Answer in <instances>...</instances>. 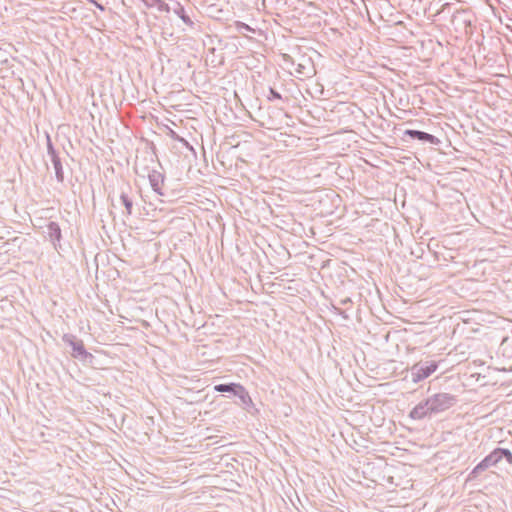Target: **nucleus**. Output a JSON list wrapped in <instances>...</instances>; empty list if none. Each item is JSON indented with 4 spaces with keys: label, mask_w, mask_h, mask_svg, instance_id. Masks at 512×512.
I'll list each match as a JSON object with an SVG mask.
<instances>
[{
    "label": "nucleus",
    "mask_w": 512,
    "mask_h": 512,
    "mask_svg": "<svg viewBox=\"0 0 512 512\" xmlns=\"http://www.w3.org/2000/svg\"><path fill=\"white\" fill-rule=\"evenodd\" d=\"M283 62L295 69V75L298 78H312L316 74L314 62L307 55H298L297 58L289 55H282Z\"/></svg>",
    "instance_id": "2"
},
{
    "label": "nucleus",
    "mask_w": 512,
    "mask_h": 512,
    "mask_svg": "<svg viewBox=\"0 0 512 512\" xmlns=\"http://www.w3.org/2000/svg\"><path fill=\"white\" fill-rule=\"evenodd\" d=\"M235 396L240 401L238 404L241 405L244 409L249 410V408L253 406L252 399L244 386L241 385L238 391L236 390Z\"/></svg>",
    "instance_id": "11"
},
{
    "label": "nucleus",
    "mask_w": 512,
    "mask_h": 512,
    "mask_svg": "<svg viewBox=\"0 0 512 512\" xmlns=\"http://www.w3.org/2000/svg\"><path fill=\"white\" fill-rule=\"evenodd\" d=\"M51 161H52V164H53V167H54V170H55L56 179H57L58 182L62 183L64 181V171H63V167H62V163H61L60 157H58L56 159H53Z\"/></svg>",
    "instance_id": "13"
},
{
    "label": "nucleus",
    "mask_w": 512,
    "mask_h": 512,
    "mask_svg": "<svg viewBox=\"0 0 512 512\" xmlns=\"http://www.w3.org/2000/svg\"><path fill=\"white\" fill-rule=\"evenodd\" d=\"M457 403V397L451 393H435L419 402L409 413L413 420H422L443 413Z\"/></svg>",
    "instance_id": "1"
},
{
    "label": "nucleus",
    "mask_w": 512,
    "mask_h": 512,
    "mask_svg": "<svg viewBox=\"0 0 512 512\" xmlns=\"http://www.w3.org/2000/svg\"><path fill=\"white\" fill-rule=\"evenodd\" d=\"M351 302V300L349 298H346L345 300L342 301L343 304H346V303H349Z\"/></svg>",
    "instance_id": "21"
},
{
    "label": "nucleus",
    "mask_w": 512,
    "mask_h": 512,
    "mask_svg": "<svg viewBox=\"0 0 512 512\" xmlns=\"http://www.w3.org/2000/svg\"><path fill=\"white\" fill-rule=\"evenodd\" d=\"M156 6H158L160 11H164V12L172 11V9H171L172 5L165 3L163 0H161V2L158 3Z\"/></svg>",
    "instance_id": "17"
},
{
    "label": "nucleus",
    "mask_w": 512,
    "mask_h": 512,
    "mask_svg": "<svg viewBox=\"0 0 512 512\" xmlns=\"http://www.w3.org/2000/svg\"><path fill=\"white\" fill-rule=\"evenodd\" d=\"M46 235L54 248L58 250L61 247L62 232L58 223L50 221L46 226Z\"/></svg>",
    "instance_id": "6"
},
{
    "label": "nucleus",
    "mask_w": 512,
    "mask_h": 512,
    "mask_svg": "<svg viewBox=\"0 0 512 512\" xmlns=\"http://www.w3.org/2000/svg\"><path fill=\"white\" fill-rule=\"evenodd\" d=\"M147 6L153 7L156 6L161 0H142Z\"/></svg>",
    "instance_id": "19"
},
{
    "label": "nucleus",
    "mask_w": 512,
    "mask_h": 512,
    "mask_svg": "<svg viewBox=\"0 0 512 512\" xmlns=\"http://www.w3.org/2000/svg\"><path fill=\"white\" fill-rule=\"evenodd\" d=\"M63 341L71 346L73 353L72 356L75 358L86 359L88 357L92 358V354L86 351L83 341L76 339V337L72 334H65L63 336Z\"/></svg>",
    "instance_id": "5"
},
{
    "label": "nucleus",
    "mask_w": 512,
    "mask_h": 512,
    "mask_svg": "<svg viewBox=\"0 0 512 512\" xmlns=\"http://www.w3.org/2000/svg\"><path fill=\"white\" fill-rule=\"evenodd\" d=\"M129 192L122 190L120 194V201L122 205L125 207L124 214L126 216H131L133 214V207H134V196L132 194L131 188L128 187Z\"/></svg>",
    "instance_id": "10"
},
{
    "label": "nucleus",
    "mask_w": 512,
    "mask_h": 512,
    "mask_svg": "<svg viewBox=\"0 0 512 512\" xmlns=\"http://www.w3.org/2000/svg\"><path fill=\"white\" fill-rule=\"evenodd\" d=\"M47 153L50 156L51 160L59 157L49 136H47Z\"/></svg>",
    "instance_id": "15"
},
{
    "label": "nucleus",
    "mask_w": 512,
    "mask_h": 512,
    "mask_svg": "<svg viewBox=\"0 0 512 512\" xmlns=\"http://www.w3.org/2000/svg\"><path fill=\"white\" fill-rule=\"evenodd\" d=\"M501 461L502 460L500 458L498 448H496L474 467V469L469 474V479L478 477L480 473L490 467L496 466Z\"/></svg>",
    "instance_id": "4"
},
{
    "label": "nucleus",
    "mask_w": 512,
    "mask_h": 512,
    "mask_svg": "<svg viewBox=\"0 0 512 512\" xmlns=\"http://www.w3.org/2000/svg\"><path fill=\"white\" fill-rule=\"evenodd\" d=\"M148 179L152 190L160 196L164 195L162 187L164 185L165 176L157 170H152L148 174Z\"/></svg>",
    "instance_id": "7"
},
{
    "label": "nucleus",
    "mask_w": 512,
    "mask_h": 512,
    "mask_svg": "<svg viewBox=\"0 0 512 512\" xmlns=\"http://www.w3.org/2000/svg\"><path fill=\"white\" fill-rule=\"evenodd\" d=\"M241 384L238 383H223L215 385L214 390L220 393H230L236 395V390L240 388Z\"/></svg>",
    "instance_id": "12"
},
{
    "label": "nucleus",
    "mask_w": 512,
    "mask_h": 512,
    "mask_svg": "<svg viewBox=\"0 0 512 512\" xmlns=\"http://www.w3.org/2000/svg\"><path fill=\"white\" fill-rule=\"evenodd\" d=\"M237 27L239 30H246V31H253V29L246 23L243 22H237Z\"/></svg>",
    "instance_id": "18"
},
{
    "label": "nucleus",
    "mask_w": 512,
    "mask_h": 512,
    "mask_svg": "<svg viewBox=\"0 0 512 512\" xmlns=\"http://www.w3.org/2000/svg\"><path fill=\"white\" fill-rule=\"evenodd\" d=\"M281 99H282V96L278 91H276L273 88L269 89L268 100L272 101V100H281Z\"/></svg>",
    "instance_id": "16"
},
{
    "label": "nucleus",
    "mask_w": 512,
    "mask_h": 512,
    "mask_svg": "<svg viewBox=\"0 0 512 512\" xmlns=\"http://www.w3.org/2000/svg\"><path fill=\"white\" fill-rule=\"evenodd\" d=\"M438 368V362L425 360L415 363L410 368L412 382L418 383L431 376Z\"/></svg>",
    "instance_id": "3"
},
{
    "label": "nucleus",
    "mask_w": 512,
    "mask_h": 512,
    "mask_svg": "<svg viewBox=\"0 0 512 512\" xmlns=\"http://www.w3.org/2000/svg\"><path fill=\"white\" fill-rule=\"evenodd\" d=\"M89 3L93 4L96 8H98L100 11H104L105 7L104 5L98 3L96 0H87Z\"/></svg>",
    "instance_id": "20"
},
{
    "label": "nucleus",
    "mask_w": 512,
    "mask_h": 512,
    "mask_svg": "<svg viewBox=\"0 0 512 512\" xmlns=\"http://www.w3.org/2000/svg\"><path fill=\"white\" fill-rule=\"evenodd\" d=\"M404 135L409 136L411 139L428 142L430 144L439 143V139L436 136L420 130L407 129L404 131Z\"/></svg>",
    "instance_id": "8"
},
{
    "label": "nucleus",
    "mask_w": 512,
    "mask_h": 512,
    "mask_svg": "<svg viewBox=\"0 0 512 512\" xmlns=\"http://www.w3.org/2000/svg\"><path fill=\"white\" fill-rule=\"evenodd\" d=\"M501 460L505 459L507 463L512 465V453L508 449L498 448Z\"/></svg>",
    "instance_id": "14"
},
{
    "label": "nucleus",
    "mask_w": 512,
    "mask_h": 512,
    "mask_svg": "<svg viewBox=\"0 0 512 512\" xmlns=\"http://www.w3.org/2000/svg\"><path fill=\"white\" fill-rule=\"evenodd\" d=\"M172 12L177 15L185 25H187L189 28L193 29L195 27V23L194 21L192 20V18L190 17L188 11L184 8V6L177 2V1H174L172 3Z\"/></svg>",
    "instance_id": "9"
}]
</instances>
